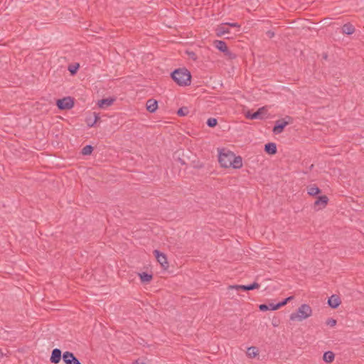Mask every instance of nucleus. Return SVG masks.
<instances>
[{
  "label": "nucleus",
  "instance_id": "1",
  "mask_svg": "<svg viewBox=\"0 0 364 364\" xmlns=\"http://www.w3.org/2000/svg\"><path fill=\"white\" fill-rule=\"evenodd\" d=\"M171 78L180 86H187L191 84V75L186 68L176 69L171 74Z\"/></svg>",
  "mask_w": 364,
  "mask_h": 364
},
{
  "label": "nucleus",
  "instance_id": "2",
  "mask_svg": "<svg viewBox=\"0 0 364 364\" xmlns=\"http://www.w3.org/2000/svg\"><path fill=\"white\" fill-rule=\"evenodd\" d=\"M312 314V309L308 304H302L299 307L296 313H292L290 315V320L291 321H302L311 316Z\"/></svg>",
  "mask_w": 364,
  "mask_h": 364
},
{
  "label": "nucleus",
  "instance_id": "3",
  "mask_svg": "<svg viewBox=\"0 0 364 364\" xmlns=\"http://www.w3.org/2000/svg\"><path fill=\"white\" fill-rule=\"evenodd\" d=\"M293 119L290 116H286L284 118L279 119L275 122V124L272 129V132L275 134L282 133L285 127L292 123Z\"/></svg>",
  "mask_w": 364,
  "mask_h": 364
},
{
  "label": "nucleus",
  "instance_id": "4",
  "mask_svg": "<svg viewBox=\"0 0 364 364\" xmlns=\"http://www.w3.org/2000/svg\"><path fill=\"white\" fill-rule=\"evenodd\" d=\"M233 153L231 151H225L223 149V151H220L218 156V161L222 167L229 168L231 167L232 159L233 157Z\"/></svg>",
  "mask_w": 364,
  "mask_h": 364
},
{
  "label": "nucleus",
  "instance_id": "5",
  "mask_svg": "<svg viewBox=\"0 0 364 364\" xmlns=\"http://www.w3.org/2000/svg\"><path fill=\"white\" fill-rule=\"evenodd\" d=\"M213 44L216 48L224 53L229 59H235L236 55L232 53L228 48L226 43L223 41L215 40Z\"/></svg>",
  "mask_w": 364,
  "mask_h": 364
},
{
  "label": "nucleus",
  "instance_id": "6",
  "mask_svg": "<svg viewBox=\"0 0 364 364\" xmlns=\"http://www.w3.org/2000/svg\"><path fill=\"white\" fill-rule=\"evenodd\" d=\"M58 108L60 110L70 109L74 106L73 99L70 97L59 99L56 102Z\"/></svg>",
  "mask_w": 364,
  "mask_h": 364
},
{
  "label": "nucleus",
  "instance_id": "7",
  "mask_svg": "<svg viewBox=\"0 0 364 364\" xmlns=\"http://www.w3.org/2000/svg\"><path fill=\"white\" fill-rule=\"evenodd\" d=\"M267 112V109L265 107H262L259 108L256 112H252L251 111H247L245 114V117L250 119H263V115L265 114Z\"/></svg>",
  "mask_w": 364,
  "mask_h": 364
},
{
  "label": "nucleus",
  "instance_id": "8",
  "mask_svg": "<svg viewBox=\"0 0 364 364\" xmlns=\"http://www.w3.org/2000/svg\"><path fill=\"white\" fill-rule=\"evenodd\" d=\"M260 285L257 282H255L252 284L248 285H230L229 289L236 290L250 291L259 288Z\"/></svg>",
  "mask_w": 364,
  "mask_h": 364
},
{
  "label": "nucleus",
  "instance_id": "9",
  "mask_svg": "<svg viewBox=\"0 0 364 364\" xmlns=\"http://www.w3.org/2000/svg\"><path fill=\"white\" fill-rule=\"evenodd\" d=\"M63 360L65 364H81L75 355L69 351H65L63 354Z\"/></svg>",
  "mask_w": 364,
  "mask_h": 364
},
{
  "label": "nucleus",
  "instance_id": "10",
  "mask_svg": "<svg viewBox=\"0 0 364 364\" xmlns=\"http://www.w3.org/2000/svg\"><path fill=\"white\" fill-rule=\"evenodd\" d=\"M154 254L159 262V263L161 265L164 269H167L168 267V264L167 262V258L165 254L161 252L159 250H155L154 251Z\"/></svg>",
  "mask_w": 364,
  "mask_h": 364
},
{
  "label": "nucleus",
  "instance_id": "11",
  "mask_svg": "<svg viewBox=\"0 0 364 364\" xmlns=\"http://www.w3.org/2000/svg\"><path fill=\"white\" fill-rule=\"evenodd\" d=\"M328 202V198L326 196H318L314 202V208L318 207V210L324 208Z\"/></svg>",
  "mask_w": 364,
  "mask_h": 364
},
{
  "label": "nucleus",
  "instance_id": "12",
  "mask_svg": "<svg viewBox=\"0 0 364 364\" xmlns=\"http://www.w3.org/2000/svg\"><path fill=\"white\" fill-rule=\"evenodd\" d=\"M61 358H63L61 350L58 348H55L52 350L50 361L52 363L57 364L60 361Z\"/></svg>",
  "mask_w": 364,
  "mask_h": 364
},
{
  "label": "nucleus",
  "instance_id": "13",
  "mask_svg": "<svg viewBox=\"0 0 364 364\" xmlns=\"http://www.w3.org/2000/svg\"><path fill=\"white\" fill-rule=\"evenodd\" d=\"M341 301L340 297L338 295L333 294L331 297H329L328 300V304L332 309H336L341 304Z\"/></svg>",
  "mask_w": 364,
  "mask_h": 364
},
{
  "label": "nucleus",
  "instance_id": "14",
  "mask_svg": "<svg viewBox=\"0 0 364 364\" xmlns=\"http://www.w3.org/2000/svg\"><path fill=\"white\" fill-rule=\"evenodd\" d=\"M146 106V109L149 112L153 113L158 108V102L156 100H155L154 99H149L147 100Z\"/></svg>",
  "mask_w": 364,
  "mask_h": 364
},
{
  "label": "nucleus",
  "instance_id": "15",
  "mask_svg": "<svg viewBox=\"0 0 364 364\" xmlns=\"http://www.w3.org/2000/svg\"><path fill=\"white\" fill-rule=\"evenodd\" d=\"M264 151L270 155H274L277 151V146L275 143L269 142L264 145Z\"/></svg>",
  "mask_w": 364,
  "mask_h": 364
},
{
  "label": "nucleus",
  "instance_id": "16",
  "mask_svg": "<svg viewBox=\"0 0 364 364\" xmlns=\"http://www.w3.org/2000/svg\"><path fill=\"white\" fill-rule=\"evenodd\" d=\"M114 100H115V99H114V98L102 99L101 100H99L97 105H98L99 107H100L102 109H105L106 107L111 106L113 104V102H114Z\"/></svg>",
  "mask_w": 364,
  "mask_h": 364
},
{
  "label": "nucleus",
  "instance_id": "17",
  "mask_svg": "<svg viewBox=\"0 0 364 364\" xmlns=\"http://www.w3.org/2000/svg\"><path fill=\"white\" fill-rule=\"evenodd\" d=\"M341 30H342V33L343 34H346V35H351L355 31L354 26L350 23H345L342 26Z\"/></svg>",
  "mask_w": 364,
  "mask_h": 364
},
{
  "label": "nucleus",
  "instance_id": "18",
  "mask_svg": "<svg viewBox=\"0 0 364 364\" xmlns=\"http://www.w3.org/2000/svg\"><path fill=\"white\" fill-rule=\"evenodd\" d=\"M307 193L309 196H316L321 192V190L315 184H311L307 186Z\"/></svg>",
  "mask_w": 364,
  "mask_h": 364
},
{
  "label": "nucleus",
  "instance_id": "19",
  "mask_svg": "<svg viewBox=\"0 0 364 364\" xmlns=\"http://www.w3.org/2000/svg\"><path fill=\"white\" fill-rule=\"evenodd\" d=\"M231 164V167L234 168H240L242 166V159L240 156H235V155L233 154Z\"/></svg>",
  "mask_w": 364,
  "mask_h": 364
},
{
  "label": "nucleus",
  "instance_id": "20",
  "mask_svg": "<svg viewBox=\"0 0 364 364\" xmlns=\"http://www.w3.org/2000/svg\"><path fill=\"white\" fill-rule=\"evenodd\" d=\"M335 355L332 351H326L323 355V359L327 363H331L333 361Z\"/></svg>",
  "mask_w": 364,
  "mask_h": 364
},
{
  "label": "nucleus",
  "instance_id": "21",
  "mask_svg": "<svg viewBox=\"0 0 364 364\" xmlns=\"http://www.w3.org/2000/svg\"><path fill=\"white\" fill-rule=\"evenodd\" d=\"M141 282L142 283H149L152 279V274H148L146 272H142L139 274Z\"/></svg>",
  "mask_w": 364,
  "mask_h": 364
},
{
  "label": "nucleus",
  "instance_id": "22",
  "mask_svg": "<svg viewBox=\"0 0 364 364\" xmlns=\"http://www.w3.org/2000/svg\"><path fill=\"white\" fill-rule=\"evenodd\" d=\"M230 33L229 28L225 27L223 25L220 26L217 28V36H223V35H224L225 33Z\"/></svg>",
  "mask_w": 364,
  "mask_h": 364
},
{
  "label": "nucleus",
  "instance_id": "23",
  "mask_svg": "<svg viewBox=\"0 0 364 364\" xmlns=\"http://www.w3.org/2000/svg\"><path fill=\"white\" fill-rule=\"evenodd\" d=\"M247 354L250 358H254L258 354V349L256 347H250L247 348Z\"/></svg>",
  "mask_w": 364,
  "mask_h": 364
},
{
  "label": "nucleus",
  "instance_id": "24",
  "mask_svg": "<svg viewBox=\"0 0 364 364\" xmlns=\"http://www.w3.org/2000/svg\"><path fill=\"white\" fill-rule=\"evenodd\" d=\"M93 149V146H92L91 145H86L82 149L81 154L85 156L90 155L92 154Z\"/></svg>",
  "mask_w": 364,
  "mask_h": 364
},
{
  "label": "nucleus",
  "instance_id": "25",
  "mask_svg": "<svg viewBox=\"0 0 364 364\" xmlns=\"http://www.w3.org/2000/svg\"><path fill=\"white\" fill-rule=\"evenodd\" d=\"M189 113V109L187 107H182L177 111V114L181 117L186 116Z\"/></svg>",
  "mask_w": 364,
  "mask_h": 364
},
{
  "label": "nucleus",
  "instance_id": "26",
  "mask_svg": "<svg viewBox=\"0 0 364 364\" xmlns=\"http://www.w3.org/2000/svg\"><path fill=\"white\" fill-rule=\"evenodd\" d=\"M79 67L80 65L78 63L72 64L69 65L68 70L72 75H75L77 73Z\"/></svg>",
  "mask_w": 364,
  "mask_h": 364
},
{
  "label": "nucleus",
  "instance_id": "27",
  "mask_svg": "<svg viewBox=\"0 0 364 364\" xmlns=\"http://www.w3.org/2000/svg\"><path fill=\"white\" fill-rule=\"evenodd\" d=\"M206 124L209 127H215L218 124V120L215 118L210 117L208 119Z\"/></svg>",
  "mask_w": 364,
  "mask_h": 364
},
{
  "label": "nucleus",
  "instance_id": "28",
  "mask_svg": "<svg viewBox=\"0 0 364 364\" xmlns=\"http://www.w3.org/2000/svg\"><path fill=\"white\" fill-rule=\"evenodd\" d=\"M100 119V117L95 113H94V119L92 122H90V120H87V124L89 127H93Z\"/></svg>",
  "mask_w": 364,
  "mask_h": 364
},
{
  "label": "nucleus",
  "instance_id": "29",
  "mask_svg": "<svg viewBox=\"0 0 364 364\" xmlns=\"http://www.w3.org/2000/svg\"><path fill=\"white\" fill-rule=\"evenodd\" d=\"M293 299H294V296H289V297L284 299L281 302H279L278 306L281 308L282 306L286 305L289 301L292 300Z\"/></svg>",
  "mask_w": 364,
  "mask_h": 364
},
{
  "label": "nucleus",
  "instance_id": "30",
  "mask_svg": "<svg viewBox=\"0 0 364 364\" xmlns=\"http://www.w3.org/2000/svg\"><path fill=\"white\" fill-rule=\"evenodd\" d=\"M269 306V310L275 311L279 309L280 307L278 306V303L274 304L273 303H271L269 304H267Z\"/></svg>",
  "mask_w": 364,
  "mask_h": 364
},
{
  "label": "nucleus",
  "instance_id": "31",
  "mask_svg": "<svg viewBox=\"0 0 364 364\" xmlns=\"http://www.w3.org/2000/svg\"><path fill=\"white\" fill-rule=\"evenodd\" d=\"M326 323L331 327L334 326L336 325V320L333 319V318H328Z\"/></svg>",
  "mask_w": 364,
  "mask_h": 364
},
{
  "label": "nucleus",
  "instance_id": "32",
  "mask_svg": "<svg viewBox=\"0 0 364 364\" xmlns=\"http://www.w3.org/2000/svg\"><path fill=\"white\" fill-rule=\"evenodd\" d=\"M269 306L266 304H262L259 306V309L262 311H265L269 310Z\"/></svg>",
  "mask_w": 364,
  "mask_h": 364
},
{
  "label": "nucleus",
  "instance_id": "33",
  "mask_svg": "<svg viewBox=\"0 0 364 364\" xmlns=\"http://www.w3.org/2000/svg\"><path fill=\"white\" fill-rule=\"evenodd\" d=\"M225 25H228L231 27L240 28V26L237 23H226Z\"/></svg>",
  "mask_w": 364,
  "mask_h": 364
},
{
  "label": "nucleus",
  "instance_id": "34",
  "mask_svg": "<svg viewBox=\"0 0 364 364\" xmlns=\"http://www.w3.org/2000/svg\"><path fill=\"white\" fill-rule=\"evenodd\" d=\"M267 35L268 36L269 38H272L274 36V33L272 31H268L267 32Z\"/></svg>",
  "mask_w": 364,
  "mask_h": 364
},
{
  "label": "nucleus",
  "instance_id": "35",
  "mask_svg": "<svg viewBox=\"0 0 364 364\" xmlns=\"http://www.w3.org/2000/svg\"><path fill=\"white\" fill-rule=\"evenodd\" d=\"M188 53L189 56H190L191 58H193V59H194V60H196V53H193V52H188Z\"/></svg>",
  "mask_w": 364,
  "mask_h": 364
},
{
  "label": "nucleus",
  "instance_id": "36",
  "mask_svg": "<svg viewBox=\"0 0 364 364\" xmlns=\"http://www.w3.org/2000/svg\"><path fill=\"white\" fill-rule=\"evenodd\" d=\"M132 364H145V363L143 361H139V360H136L134 362H133Z\"/></svg>",
  "mask_w": 364,
  "mask_h": 364
},
{
  "label": "nucleus",
  "instance_id": "37",
  "mask_svg": "<svg viewBox=\"0 0 364 364\" xmlns=\"http://www.w3.org/2000/svg\"><path fill=\"white\" fill-rule=\"evenodd\" d=\"M273 326H277V322L273 323Z\"/></svg>",
  "mask_w": 364,
  "mask_h": 364
},
{
  "label": "nucleus",
  "instance_id": "38",
  "mask_svg": "<svg viewBox=\"0 0 364 364\" xmlns=\"http://www.w3.org/2000/svg\"><path fill=\"white\" fill-rule=\"evenodd\" d=\"M273 326H277V322L273 323Z\"/></svg>",
  "mask_w": 364,
  "mask_h": 364
},
{
  "label": "nucleus",
  "instance_id": "39",
  "mask_svg": "<svg viewBox=\"0 0 364 364\" xmlns=\"http://www.w3.org/2000/svg\"><path fill=\"white\" fill-rule=\"evenodd\" d=\"M87 120H90V122H92V121H93L91 119H88Z\"/></svg>",
  "mask_w": 364,
  "mask_h": 364
}]
</instances>
